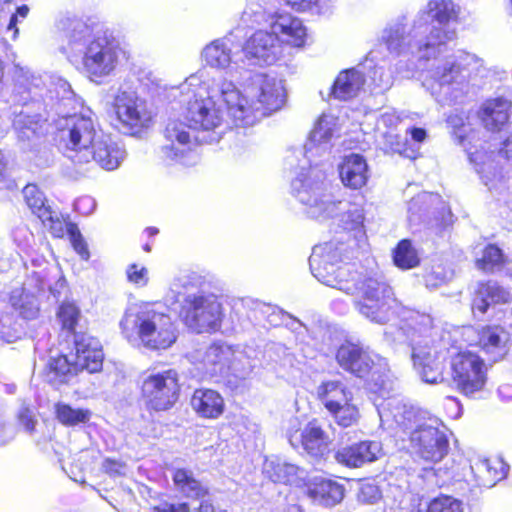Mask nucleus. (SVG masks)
<instances>
[{
  "label": "nucleus",
  "instance_id": "f704fd0d",
  "mask_svg": "<svg viewBox=\"0 0 512 512\" xmlns=\"http://www.w3.org/2000/svg\"><path fill=\"white\" fill-rule=\"evenodd\" d=\"M353 396L346 384L341 380L327 379L323 380L316 387V397L324 406L327 412L338 404L343 403Z\"/></svg>",
  "mask_w": 512,
  "mask_h": 512
},
{
  "label": "nucleus",
  "instance_id": "c9c22d12",
  "mask_svg": "<svg viewBox=\"0 0 512 512\" xmlns=\"http://www.w3.org/2000/svg\"><path fill=\"white\" fill-rule=\"evenodd\" d=\"M510 106V102L504 98L487 100L480 111L484 126L491 131L500 130L508 121Z\"/></svg>",
  "mask_w": 512,
  "mask_h": 512
},
{
  "label": "nucleus",
  "instance_id": "9d476101",
  "mask_svg": "<svg viewBox=\"0 0 512 512\" xmlns=\"http://www.w3.org/2000/svg\"><path fill=\"white\" fill-rule=\"evenodd\" d=\"M181 285L174 282L167 294V300L180 303L179 316L187 327L197 333L215 332L220 329L222 305L214 295L186 294ZM186 288L185 284L182 285Z\"/></svg>",
  "mask_w": 512,
  "mask_h": 512
},
{
  "label": "nucleus",
  "instance_id": "052dcab7",
  "mask_svg": "<svg viewBox=\"0 0 512 512\" xmlns=\"http://www.w3.org/2000/svg\"><path fill=\"white\" fill-rule=\"evenodd\" d=\"M103 469L107 474H109L111 476H121V475H125V473H126V465L125 464L115 461V460H110V459H106L103 462Z\"/></svg>",
  "mask_w": 512,
  "mask_h": 512
},
{
  "label": "nucleus",
  "instance_id": "f3484780",
  "mask_svg": "<svg viewBox=\"0 0 512 512\" xmlns=\"http://www.w3.org/2000/svg\"><path fill=\"white\" fill-rule=\"evenodd\" d=\"M434 81L430 85L438 102H457L467 92V76L455 59H447L431 73Z\"/></svg>",
  "mask_w": 512,
  "mask_h": 512
},
{
  "label": "nucleus",
  "instance_id": "338daca9",
  "mask_svg": "<svg viewBox=\"0 0 512 512\" xmlns=\"http://www.w3.org/2000/svg\"><path fill=\"white\" fill-rule=\"evenodd\" d=\"M20 21V18L16 13L12 14L10 17L9 24L7 26V30L12 32V39L16 40L19 34V29L17 28V24Z\"/></svg>",
  "mask_w": 512,
  "mask_h": 512
},
{
  "label": "nucleus",
  "instance_id": "13d9d810",
  "mask_svg": "<svg viewBox=\"0 0 512 512\" xmlns=\"http://www.w3.org/2000/svg\"><path fill=\"white\" fill-rule=\"evenodd\" d=\"M412 323L410 324L414 329H418L420 332H426L432 328L433 320L430 315L420 314L419 312L414 313L411 317Z\"/></svg>",
  "mask_w": 512,
  "mask_h": 512
},
{
  "label": "nucleus",
  "instance_id": "3c124183",
  "mask_svg": "<svg viewBox=\"0 0 512 512\" xmlns=\"http://www.w3.org/2000/svg\"><path fill=\"white\" fill-rule=\"evenodd\" d=\"M58 317L63 328L73 331L78 321L79 310L73 303H63L59 308Z\"/></svg>",
  "mask_w": 512,
  "mask_h": 512
},
{
  "label": "nucleus",
  "instance_id": "a18cd8bd",
  "mask_svg": "<svg viewBox=\"0 0 512 512\" xmlns=\"http://www.w3.org/2000/svg\"><path fill=\"white\" fill-rule=\"evenodd\" d=\"M504 261L501 249L495 245H488L483 251L482 258L476 261V265L484 272H494L502 267Z\"/></svg>",
  "mask_w": 512,
  "mask_h": 512
},
{
  "label": "nucleus",
  "instance_id": "393cba45",
  "mask_svg": "<svg viewBox=\"0 0 512 512\" xmlns=\"http://www.w3.org/2000/svg\"><path fill=\"white\" fill-rule=\"evenodd\" d=\"M75 362L79 370L96 373L102 369L104 353L98 339L82 335L75 339Z\"/></svg>",
  "mask_w": 512,
  "mask_h": 512
},
{
  "label": "nucleus",
  "instance_id": "e2e57ef3",
  "mask_svg": "<svg viewBox=\"0 0 512 512\" xmlns=\"http://www.w3.org/2000/svg\"><path fill=\"white\" fill-rule=\"evenodd\" d=\"M157 512H190L187 503H163L157 507Z\"/></svg>",
  "mask_w": 512,
  "mask_h": 512
},
{
  "label": "nucleus",
  "instance_id": "79ce46f5",
  "mask_svg": "<svg viewBox=\"0 0 512 512\" xmlns=\"http://www.w3.org/2000/svg\"><path fill=\"white\" fill-rule=\"evenodd\" d=\"M395 265L403 270L416 267L419 262V256L416 249L409 240H402L398 243L393 253Z\"/></svg>",
  "mask_w": 512,
  "mask_h": 512
},
{
  "label": "nucleus",
  "instance_id": "e433bc0d",
  "mask_svg": "<svg viewBox=\"0 0 512 512\" xmlns=\"http://www.w3.org/2000/svg\"><path fill=\"white\" fill-rule=\"evenodd\" d=\"M510 299V292L496 282L481 283L473 300V310L484 314L491 304L507 303Z\"/></svg>",
  "mask_w": 512,
  "mask_h": 512
},
{
  "label": "nucleus",
  "instance_id": "0e129e2a",
  "mask_svg": "<svg viewBox=\"0 0 512 512\" xmlns=\"http://www.w3.org/2000/svg\"><path fill=\"white\" fill-rule=\"evenodd\" d=\"M76 209L82 213H89L95 207V201L91 197H83L76 204Z\"/></svg>",
  "mask_w": 512,
  "mask_h": 512
},
{
  "label": "nucleus",
  "instance_id": "c85d7f7f",
  "mask_svg": "<svg viewBox=\"0 0 512 512\" xmlns=\"http://www.w3.org/2000/svg\"><path fill=\"white\" fill-rule=\"evenodd\" d=\"M90 151L92 155L89 157V162L94 160L103 169L109 171L117 169L126 156L125 150L104 132Z\"/></svg>",
  "mask_w": 512,
  "mask_h": 512
},
{
  "label": "nucleus",
  "instance_id": "dca6fc26",
  "mask_svg": "<svg viewBox=\"0 0 512 512\" xmlns=\"http://www.w3.org/2000/svg\"><path fill=\"white\" fill-rule=\"evenodd\" d=\"M112 108L125 133H139L152 122L153 114L146 100L135 91L119 89L114 95Z\"/></svg>",
  "mask_w": 512,
  "mask_h": 512
},
{
  "label": "nucleus",
  "instance_id": "6e6d98bb",
  "mask_svg": "<svg viewBox=\"0 0 512 512\" xmlns=\"http://www.w3.org/2000/svg\"><path fill=\"white\" fill-rule=\"evenodd\" d=\"M358 500L364 504H375L381 499L379 487L372 483H364L358 492Z\"/></svg>",
  "mask_w": 512,
  "mask_h": 512
},
{
  "label": "nucleus",
  "instance_id": "2eb2a0df",
  "mask_svg": "<svg viewBox=\"0 0 512 512\" xmlns=\"http://www.w3.org/2000/svg\"><path fill=\"white\" fill-rule=\"evenodd\" d=\"M336 360L341 368L359 378L370 376L372 380H378L387 370V362L384 358L352 342L340 345Z\"/></svg>",
  "mask_w": 512,
  "mask_h": 512
},
{
  "label": "nucleus",
  "instance_id": "f03ea898",
  "mask_svg": "<svg viewBox=\"0 0 512 512\" xmlns=\"http://www.w3.org/2000/svg\"><path fill=\"white\" fill-rule=\"evenodd\" d=\"M347 253L346 245L336 240L316 245L309 258L313 276L324 285L345 294L357 293L359 299L355 301V307L371 322L385 324L395 314L403 316L401 305L382 278L367 277L361 280L359 273L350 264L338 265Z\"/></svg>",
  "mask_w": 512,
  "mask_h": 512
},
{
  "label": "nucleus",
  "instance_id": "6ab92c4d",
  "mask_svg": "<svg viewBox=\"0 0 512 512\" xmlns=\"http://www.w3.org/2000/svg\"><path fill=\"white\" fill-rule=\"evenodd\" d=\"M45 288V282L38 273H33L21 287L9 294V305L14 314L24 320H34L40 313L38 293Z\"/></svg>",
  "mask_w": 512,
  "mask_h": 512
},
{
  "label": "nucleus",
  "instance_id": "f8f14e48",
  "mask_svg": "<svg viewBox=\"0 0 512 512\" xmlns=\"http://www.w3.org/2000/svg\"><path fill=\"white\" fill-rule=\"evenodd\" d=\"M140 389L147 409L168 411L180 396L179 374L174 369L146 371L142 374Z\"/></svg>",
  "mask_w": 512,
  "mask_h": 512
},
{
  "label": "nucleus",
  "instance_id": "ddd939ff",
  "mask_svg": "<svg viewBox=\"0 0 512 512\" xmlns=\"http://www.w3.org/2000/svg\"><path fill=\"white\" fill-rule=\"evenodd\" d=\"M192 127L191 124L187 125L178 120L170 121L166 125L164 143L160 150L161 158L166 164L192 166L199 161L195 150L198 141Z\"/></svg>",
  "mask_w": 512,
  "mask_h": 512
},
{
  "label": "nucleus",
  "instance_id": "5701e85b",
  "mask_svg": "<svg viewBox=\"0 0 512 512\" xmlns=\"http://www.w3.org/2000/svg\"><path fill=\"white\" fill-rule=\"evenodd\" d=\"M422 34H424L422 30L415 32L414 28L409 34H407L405 24L402 21H397L387 25L381 34V39L386 44L389 51L397 54H401L410 49L413 53L414 50L412 42L414 41V46L417 47L420 58H424L422 56L424 49L422 52L419 51V42L424 43L425 39H417ZM425 58L428 59L427 57Z\"/></svg>",
  "mask_w": 512,
  "mask_h": 512
},
{
  "label": "nucleus",
  "instance_id": "4c0bfd02",
  "mask_svg": "<svg viewBox=\"0 0 512 512\" xmlns=\"http://www.w3.org/2000/svg\"><path fill=\"white\" fill-rule=\"evenodd\" d=\"M362 72L348 69L339 73L332 87V94L339 100H348L358 95L364 85Z\"/></svg>",
  "mask_w": 512,
  "mask_h": 512
},
{
  "label": "nucleus",
  "instance_id": "c756f323",
  "mask_svg": "<svg viewBox=\"0 0 512 512\" xmlns=\"http://www.w3.org/2000/svg\"><path fill=\"white\" fill-rule=\"evenodd\" d=\"M471 470L480 486L493 487L507 476L509 466L500 457H478L472 461Z\"/></svg>",
  "mask_w": 512,
  "mask_h": 512
},
{
  "label": "nucleus",
  "instance_id": "bb28decb",
  "mask_svg": "<svg viewBox=\"0 0 512 512\" xmlns=\"http://www.w3.org/2000/svg\"><path fill=\"white\" fill-rule=\"evenodd\" d=\"M338 172L342 184L352 190L361 189L369 178L366 159L356 153L345 155L342 158L338 164Z\"/></svg>",
  "mask_w": 512,
  "mask_h": 512
},
{
  "label": "nucleus",
  "instance_id": "473e14b6",
  "mask_svg": "<svg viewBox=\"0 0 512 512\" xmlns=\"http://www.w3.org/2000/svg\"><path fill=\"white\" fill-rule=\"evenodd\" d=\"M190 405L201 418L216 419L224 412V399L213 389H196L191 397Z\"/></svg>",
  "mask_w": 512,
  "mask_h": 512
},
{
  "label": "nucleus",
  "instance_id": "09e8293b",
  "mask_svg": "<svg viewBox=\"0 0 512 512\" xmlns=\"http://www.w3.org/2000/svg\"><path fill=\"white\" fill-rule=\"evenodd\" d=\"M439 201V196L432 193H421L414 197L408 205L409 220L416 221V215L422 208L426 211L429 206Z\"/></svg>",
  "mask_w": 512,
  "mask_h": 512
},
{
  "label": "nucleus",
  "instance_id": "bf43d9fd",
  "mask_svg": "<svg viewBox=\"0 0 512 512\" xmlns=\"http://www.w3.org/2000/svg\"><path fill=\"white\" fill-rule=\"evenodd\" d=\"M372 79L375 85L383 90L390 88L393 84L391 74L385 72L384 69L380 67L374 70Z\"/></svg>",
  "mask_w": 512,
  "mask_h": 512
},
{
  "label": "nucleus",
  "instance_id": "5fc2aeb1",
  "mask_svg": "<svg viewBox=\"0 0 512 512\" xmlns=\"http://www.w3.org/2000/svg\"><path fill=\"white\" fill-rule=\"evenodd\" d=\"M452 276V273L444 268L437 266L424 276L425 284L428 288H437L446 283Z\"/></svg>",
  "mask_w": 512,
  "mask_h": 512
},
{
  "label": "nucleus",
  "instance_id": "de8ad7c7",
  "mask_svg": "<svg viewBox=\"0 0 512 512\" xmlns=\"http://www.w3.org/2000/svg\"><path fill=\"white\" fill-rule=\"evenodd\" d=\"M49 366L51 372L55 374V376H59L60 382L67 381V377L75 374L79 369L76 366V362L71 363L67 356L60 355L56 358H52L49 362Z\"/></svg>",
  "mask_w": 512,
  "mask_h": 512
},
{
  "label": "nucleus",
  "instance_id": "8fccbe9b",
  "mask_svg": "<svg viewBox=\"0 0 512 512\" xmlns=\"http://www.w3.org/2000/svg\"><path fill=\"white\" fill-rule=\"evenodd\" d=\"M428 512H463L462 503L449 496L434 499L428 507Z\"/></svg>",
  "mask_w": 512,
  "mask_h": 512
},
{
  "label": "nucleus",
  "instance_id": "f257e3e1",
  "mask_svg": "<svg viewBox=\"0 0 512 512\" xmlns=\"http://www.w3.org/2000/svg\"><path fill=\"white\" fill-rule=\"evenodd\" d=\"M335 128L336 118L333 115L322 114L316 121L304 145L305 157L309 162H315V166L301 169L292 180V194L303 206L307 217L320 223L334 219L344 231L353 232L355 236L364 235L363 207L350 203L344 208L343 201L331 192L326 173L317 167V159L330 153Z\"/></svg>",
  "mask_w": 512,
  "mask_h": 512
},
{
  "label": "nucleus",
  "instance_id": "9b49d317",
  "mask_svg": "<svg viewBox=\"0 0 512 512\" xmlns=\"http://www.w3.org/2000/svg\"><path fill=\"white\" fill-rule=\"evenodd\" d=\"M457 11L452 1L431 0L427 5V10L419 15L414 22V30H422L423 33L429 31L425 37V42H419V51L424 49L423 57H435L441 52V47L446 42L455 38V30L448 27V22L455 18Z\"/></svg>",
  "mask_w": 512,
  "mask_h": 512
},
{
  "label": "nucleus",
  "instance_id": "58836bf2",
  "mask_svg": "<svg viewBox=\"0 0 512 512\" xmlns=\"http://www.w3.org/2000/svg\"><path fill=\"white\" fill-rule=\"evenodd\" d=\"M494 153L475 151L469 154V159L475 165L476 172L480 175L483 183L492 189L494 181L500 177V172L494 161Z\"/></svg>",
  "mask_w": 512,
  "mask_h": 512
},
{
  "label": "nucleus",
  "instance_id": "680f3d73",
  "mask_svg": "<svg viewBox=\"0 0 512 512\" xmlns=\"http://www.w3.org/2000/svg\"><path fill=\"white\" fill-rule=\"evenodd\" d=\"M192 499L199 500V504L197 507H190V512H214L213 501L209 493L201 497H193Z\"/></svg>",
  "mask_w": 512,
  "mask_h": 512
},
{
  "label": "nucleus",
  "instance_id": "a19ab883",
  "mask_svg": "<svg viewBox=\"0 0 512 512\" xmlns=\"http://www.w3.org/2000/svg\"><path fill=\"white\" fill-rule=\"evenodd\" d=\"M328 413L343 428L356 425L361 416L358 406L353 402V396L329 410Z\"/></svg>",
  "mask_w": 512,
  "mask_h": 512
},
{
  "label": "nucleus",
  "instance_id": "39448f33",
  "mask_svg": "<svg viewBox=\"0 0 512 512\" xmlns=\"http://www.w3.org/2000/svg\"><path fill=\"white\" fill-rule=\"evenodd\" d=\"M221 96L234 125L249 127L282 109L287 101L284 80L272 74H256L243 90L228 80L221 81Z\"/></svg>",
  "mask_w": 512,
  "mask_h": 512
},
{
  "label": "nucleus",
  "instance_id": "72a5a7b5",
  "mask_svg": "<svg viewBox=\"0 0 512 512\" xmlns=\"http://www.w3.org/2000/svg\"><path fill=\"white\" fill-rule=\"evenodd\" d=\"M241 354L234 355L231 348L224 344H213L204 352L201 363L206 374L213 376L222 372L225 364L231 363L235 368V361L240 360Z\"/></svg>",
  "mask_w": 512,
  "mask_h": 512
},
{
  "label": "nucleus",
  "instance_id": "774afa93",
  "mask_svg": "<svg viewBox=\"0 0 512 512\" xmlns=\"http://www.w3.org/2000/svg\"><path fill=\"white\" fill-rule=\"evenodd\" d=\"M499 153L504 154L508 161H512V131L510 136L504 142L503 149Z\"/></svg>",
  "mask_w": 512,
  "mask_h": 512
},
{
  "label": "nucleus",
  "instance_id": "49530a36",
  "mask_svg": "<svg viewBox=\"0 0 512 512\" xmlns=\"http://www.w3.org/2000/svg\"><path fill=\"white\" fill-rule=\"evenodd\" d=\"M43 225L47 227L53 236L63 237L65 232L67 233V226L71 223H66L60 216L59 213L50 209L45 212L39 218Z\"/></svg>",
  "mask_w": 512,
  "mask_h": 512
},
{
  "label": "nucleus",
  "instance_id": "0eeeda50",
  "mask_svg": "<svg viewBox=\"0 0 512 512\" xmlns=\"http://www.w3.org/2000/svg\"><path fill=\"white\" fill-rule=\"evenodd\" d=\"M221 82L209 90L198 75L189 76L180 86V103L187 121L195 129L212 131L219 140L226 128V114L222 106L226 103L221 96Z\"/></svg>",
  "mask_w": 512,
  "mask_h": 512
},
{
  "label": "nucleus",
  "instance_id": "ea45409f",
  "mask_svg": "<svg viewBox=\"0 0 512 512\" xmlns=\"http://www.w3.org/2000/svg\"><path fill=\"white\" fill-rule=\"evenodd\" d=\"M173 483L176 489L187 498L208 494V489L194 477L192 471L187 469H176L173 474Z\"/></svg>",
  "mask_w": 512,
  "mask_h": 512
},
{
  "label": "nucleus",
  "instance_id": "4be33fe9",
  "mask_svg": "<svg viewBox=\"0 0 512 512\" xmlns=\"http://www.w3.org/2000/svg\"><path fill=\"white\" fill-rule=\"evenodd\" d=\"M241 44L235 42L232 35L213 40L201 52V59L206 66L217 70H226L240 51Z\"/></svg>",
  "mask_w": 512,
  "mask_h": 512
},
{
  "label": "nucleus",
  "instance_id": "4468645a",
  "mask_svg": "<svg viewBox=\"0 0 512 512\" xmlns=\"http://www.w3.org/2000/svg\"><path fill=\"white\" fill-rule=\"evenodd\" d=\"M450 365L453 383L460 393L473 397L484 389L487 366L479 355L470 350L459 351L452 356Z\"/></svg>",
  "mask_w": 512,
  "mask_h": 512
},
{
  "label": "nucleus",
  "instance_id": "b1692460",
  "mask_svg": "<svg viewBox=\"0 0 512 512\" xmlns=\"http://www.w3.org/2000/svg\"><path fill=\"white\" fill-rule=\"evenodd\" d=\"M383 454L382 445L378 441H362L336 452V460L347 467H360L367 462L379 459Z\"/></svg>",
  "mask_w": 512,
  "mask_h": 512
},
{
  "label": "nucleus",
  "instance_id": "cd10ccee",
  "mask_svg": "<svg viewBox=\"0 0 512 512\" xmlns=\"http://www.w3.org/2000/svg\"><path fill=\"white\" fill-rule=\"evenodd\" d=\"M509 333L501 326H485L478 332L477 345L492 360L502 359L508 352Z\"/></svg>",
  "mask_w": 512,
  "mask_h": 512
},
{
  "label": "nucleus",
  "instance_id": "423d86ee",
  "mask_svg": "<svg viewBox=\"0 0 512 512\" xmlns=\"http://www.w3.org/2000/svg\"><path fill=\"white\" fill-rule=\"evenodd\" d=\"M119 326L121 334L131 345L150 351L166 350L178 337L171 316L151 304L127 308Z\"/></svg>",
  "mask_w": 512,
  "mask_h": 512
},
{
  "label": "nucleus",
  "instance_id": "69168bd1",
  "mask_svg": "<svg viewBox=\"0 0 512 512\" xmlns=\"http://www.w3.org/2000/svg\"><path fill=\"white\" fill-rule=\"evenodd\" d=\"M14 437V431L11 427H7L2 421H0V446H3L10 442Z\"/></svg>",
  "mask_w": 512,
  "mask_h": 512
},
{
  "label": "nucleus",
  "instance_id": "a878e982",
  "mask_svg": "<svg viewBox=\"0 0 512 512\" xmlns=\"http://www.w3.org/2000/svg\"><path fill=\"white\" fill-rule=\"evenodd\" d=\"M307 496L316 504L331 507L344 498V487L335 480L316 476L304 484Z\"/></svg>",
  "mask_w": 512,
  "mask_h": 512
},
{
  "label": "nucleus",
  "instance_id": "6e6552de",
  "mask_svg": "<svg viewBox=\"0 0 512 512\" xmlns=\"http://www.w3.org/2000/svg\"><path fill=\"white\" fill-rule=\"evenodd\" d=\"M42 89L43 81L33 74L19 77L13 88L12 127L23 147L26 144H34L44 132L47 117L41 113L42 102L38 99Z\"/></svg>",
  "mask_w": 512,
  "mask_h": 512
},
{
  "label": "nucleus",
  "instance_id": "4d7b16f0",
  "mask_svg": "<svg viewBox=\"0 0 512 512\" xmlns=\"http://www.w3.org/2000/svg\"><path fill=\"white\" fill-rule=\"evenodd\" d=\"M18 421L27 432H33L37 424V419L32 409L27 406L21 407L18 412Z\"/></svg>",
  "mask_w": 512,
  "mask_h": 512
},
{
  "label": "nucleus",
  "instance_id": "2f4dec72",
  "mask_svg": "<svg viewBox=\"0 0 512 512\" xmlns=\"http://www.w3.org/2000/svg\"><path fill=\"white\" fill-rule=\"evenodd\" d=\"M280 41L293 47H303L307 41V30L303 22L292 15H280L271 25Z\"/></svg>",
  "mask_w": 512,
  "mask_h": 512
},
{
  "label": "nucleus",
  "instance_id": "7ed1b4c3",
  "mask_svg": "<svg viewBox=\"0 0 512 512\" xmlns=\"http://www.w3.org/2000/svg\"><path fill=\"white\" fill-rule=\"evenodd\" d=\"M381 426L395 432L396 436L408 435L413 454L428 462H439L448 452L446 427L434 417H425L403 400L391 398L378 407Z\"/></svg>",
  "mask_w": 512,
  "mask_h": 512
},
{
  "label": "nucleus",
  "instance_id": "603ef678",
  "mask_svg": "<svg viewBox=\"0 0 512 512\" xmlns=\"http://www.w3.org/2000/svg\"><path fill=\"white\" fill-rule=\"evenodd\" d=\"M67 234L69 235L70 242L74 250L80 255L83 260H88L90 253L86 241L80 233L78 227L75 224L67 226Z\"/></svg>",
  "mask_w": 512,
  "mask_h": 512
},
{
  "label": "nucleus",
  "instance_id": "412c9836",
  "mask_svg": "<svg viewBox=\"0 0 512 512\" xmlns=\"http://www.w3.org/2000/svg\"><path fill=\"white\" fill-rule=\"evenodd\" d=\"M240 49L245 58L254 65H271L282 56V45L273 31H256Z\"/></svg>",
  "mask_w": 512,
  "mask_h": 512
},
{
  "label": "nucleus",
  "instance_id": "1a4fd4ad",
  "mask_svg": "<svg viewBox=\"0 0 512 512\" xmlns=\"http://www.w3.org/2000/svg\"><path fill=\"white\" fill-rule=\"evenodd\" d=\"M59 146L63 154L77 164L89 163L90 149L103 134L90 109L59 117L56 122Z\"/></svg>",
  "mask_w": 512,
  "mask_h": 512
},
{
  "label": "nucleus",
  "instance_id": "37998d69",
  "mask_svg": "<svg viewBox=\"0 0 512 512\" xmlns=\"http://www.w3.org/2000/svg\"><path fill=\"white\" fill-rule=\"evenodd\" d=\"M56 415L57 419L66 426L86 423L91 418V412L88 409H74L62 403L56 405Z\"/></svg>",
  "mask_w": 512,
  "mask_h": 512
},
{
  "label": "nucleus",
  "instance_id": "7c9ffc66",
  "mask_svg": "<svg viewBox=\"0 0 512 512\" xmlns=\"http://www.w3.org/2000/svg\"><path fill=\"white\" fill-rule=\"evenodd\" d=\"M263 471L266 476L275 483H283L297 487L305 484V471L280 458L274 457L267 459L264 463Z\"/></svg>",
  "mask_w": 512,
  "mask_h": 512
},
{
  "label": "nucleus",
  "instance_id": "20e7f679",
  "mask_svg": "<svg viewBox=\"0 0 512 512\" xmlns=\"http://www.w3.org/2000/svg\"><path fill=\"white\" fill-rule=\"evenodd\" d=\"M57 27L62 31L60 51L71 63L81 62L91 80L110 76L125 55L115 37L106 33L93 35L90 28L77 19L61 18Z\"/></svg>",
  "mask_w": 512,
  "mask_h": 512
},
{
  "label": "nucleus",
  "instance_id": "864d4df0",
  "mask_svg": "<svg viewBox=\"0 0 512 512\" xmlns=\"http://www.w3.org/2000/svg\"><path fill=\"white\" fill-rule=\"evenodd\" d=\"M126 276L131 284L139 287H144L149 282L148 269L138 264H130L126 269Z\"/></svg>",
  "mask_w": 512,
  "mask_h": 512
},
{
  "label": "nucleus",
  "instance_id": "a211bd4d",
  "mask_svg": "<svg viewBox=\"0 0 512 512\" xmlns=\"http://www.w3.org/2000/svg\"><path fill=\"white\" fill-rule=\"evenodd\" d=\"M297 419L290 421L287 438L291 446L302 448L313 458H322L330 450L331 439L317 419L309 421L302 430L298 428Z\"/></svg>",
  "mask_w": 512,
  "mask_h": 512
},
{
  "label": "nucleus",
  "instance_id": "c03bdc74",
  "mask_svg": "<svg viewBox=\"0 0 512 512\" xmlns=\"http://www.w3.org/2000/svg\"><path fill=\"white\" fill-rule=\"evenodd\" d=\"M23 195L28 207L38 218L51 209L46 205V198L43 192L34 184H28L23 189Z\"/></svg>",
  "mask_w": 512,
  "mask_h": 512
},
{
  "label": "nucleus",
  "instance_id": "aec40b11",
  "mask_svg": "<svg viewBox=\"0 0 512 512\" xmlns=\"http://www.w3.org/2000/svg\"><path fill=\"white\" fill-rule=\"evenodd\" d=\"M413 367L419 377L428 384H438L444 380V355L426 341L412 345Z\"/></svg>",
  "mask_w": 512,
  "mask_h": 512
}]
</instances>
